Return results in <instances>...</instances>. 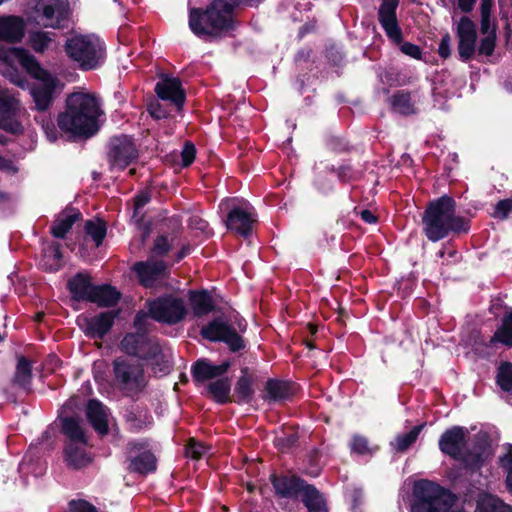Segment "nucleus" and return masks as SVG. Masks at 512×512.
Wrapping results in <instances>:
<instances>
[{
  "label": "nucleus",
  "mask_w": 512,
  "mask_h": 512,
  "mask_svg": "<svg viewBox=\"0 0 512 512\" xmlns=\"http://www.w3.org/2000/svg\"><path fill=\"white\" fill-rule=\"evenodd\" d=\"M24 36V23L16 16L0 18V39L18 42Z\"/></svg>",
  "instance_id": "nucleus-23"
},
{
  "label": "nucleus",
  "mask_w": 512,
  "mask_h": 512,
  "mask_svg": "<svg viewBox=\"0 0 512 512\" xmlns=\"http://www.w3.org/2000/svg\"><path fill=\"white\" fill-rule=\"evenodd\" d=\"M423 425L415 426L411 431L406 434L398 435L393 442H391V446L396 451H405L408 449L417 439L420 434Z\"/></svg>",
  "instance_id": "nucleus-43"
},
{
  "label": "nucleus",
  "mask_w": 512,
  "mask_h": 512,
  "mask_svg": "<svg viewBox=\"0 0 512 512\" xmlns=\"http://www.w3.org/2000/svg\"><path fill=\"white\" fill-rule=\"evenodd\" d=\"M198 15L199 18L197 22L199 26H205L211 22V20L206 18L207 10L204 13H200V11L198 10Z\"/></svg>",
  "instance_id": "nucleus-64"
},
{
  "label": "nucleus",
  "mask_w": 512,
  "mask_h": 512,
  "mask_svg": "<svg viewBox=\"0 0 512 512\" xmlns=\"http://www.w3.org/2000/svg\"><path fill=\"white\" fill-rule=\"evenodd\" d=\"M495 40V33H488V35H484L478 48L479 53L486 56L492 55L495 48Z\"/></svg>",
  "instance_id": "nucleus-49"
},
{
  "label": "nucleus",
  "mask_w": 512,
  "mask_h": 512,
  "mask_svg": "<svg viewBox=\"0 0 512 512\" xmlns=\"http://www.w3.org/2000/svg\"><path fill=\"white\" fill-rule=\"evenodd\" d=\"M272 483L276 493L283 497H293L305 488L304 482L295 477L273 475Z\"/></svg>",
  "instance_id": "nucleus-26"
},
{
  "label": "nucleus",
  "mask_w": 512,
  "mask_h": 512,
  "mask_svg": "<svg viewBox=\"0 0 512 512\" xmlns=\"http://www.w3.org/2000/svg\"><path fill=\"white\" fill-rule=\"evenodd\" d=\"M63 431L69 437V442L86 445V437L77 420L65 418L63 420Z\"/></svg>",
  "instance_id": "nucleus-41"
},
{
  "label": "nucleus",
  "mask_w": 512,
  "mask_h": 512,
  "mask_svg": "<svg viewBox=\"0 0 512 512\" xmlns=\"http://www.w3.org/2000/svg\"><path fill=\"white\" fill-rule=\"evenodd\" d=\"M208 452V447L201 442H196L194 439L190 440L187 448L186 455L192 459H200Z\"/></svg>",
  "instance_id": "nucleus-47"
},
{
  "label": "nucleus",
  "mask_w": 512,
  "mask_h": 512,
  "mask_svg": "<svg viewBox=\"0 0 512 512\" xmlns=\"http://www.w3.org/2000/svg\"><path fill=\"white\" fill-rule=\"evenodd\" d=\"M157 96L169 101L180 109L185 101V93L178 78L163 77L155 86Z\"/></svg>",
  "instance_id": "nucleus-21"
},
{
  "label": "nucleus",
  "mask_w": 512,
  "mask_h": 512,
  "mask_svg": "<svg viewBox=\"0 0 512 512\" xmlns=\"http://www.w3.org/2000/svg\"><path fill=\"white\" fill-rule=\"evenodd\" d=\"M476 0H458V6L463 12H469L473 9Z\"/></svg>",
  "instance_id": "nucleus-62"
},
{
  "label": "nucleus",
  "mask_w": 512,
  "mask_h": 512,
  "mask_svg": "<svg viewBox=\"0 0 512 512\" xmlns=\"http://www.w3.org/2000/svg\"><path fill=\"white\" fill-rule=\"evenodd\" d=\"M481 32L483 35L495 33V28L490 21V15H481Z\"/></svg>",
  "instance_id": "nucleus-60"
},
{
  "label": "nucleus",
  "mask_w": 512,
  "mask_h": 512,
  "mask_svg": "<svg viewBox=\"0 0 512 512\" xmlns=\"http://www.w3.org/2000/svg\"><path fill=\"white\" fill-rule=\"evenodd\" d=\"M350 448L353 453L367 455L373 453L377 448L371 447L365 437L354 435L352 437Z\"/></svg>",
  "instance_id": "nucleus-45"
},
{
  "label": "nucleus",
  "mask_w": 512,
  "mask_h": 512,
  "mask_svg": "<svg viewBox=\"0 0 512 512\" xmlns=\"http://www.w3.org/2000/svg\"><path fill=\"white\" fill-rule=\"evenodd\" d=\"M138 157V150L128 136L114 137L110 141L108 153L109 163L112 169H124Z\"/></svg>",
  "instance_id": "nucleus-13"
},
{
  "label": "nucleus",
  "mask_w": 512,
  "mask_h": 512,
  "mask_svg": "<svg viewBox=\"0 0 512 512\" xmlns=\"http://www.w3.org/2000/svg\"><path fill=\"white\" fill-rule=\"evenodd\" d=\"M393 109L404 115H409L415 112L414 103L411 100L409 93L400 91L394 94L391 98Z\"/></svg>",
  "instance_id": "nucleus-39"
},
{
  "label": "nucleus",
  "mask_w": 512,
  "mask_h": 512,
  "mask_svg": "<svg viewBox=\"0 0 512 512\" xmlns=\"http://www.w3.org/2000/svg\"><path fill=\"white\" fill-rule=\"evenodd\" d=\"M140 282L145 287H152L158 280L163 279L167 273V265L163 261L148 260L146 262H137L133 266Z\"/></svg>",
  "instance_id": "nucleus-20"
},
{
  "label": "nucleus",
  "mask_w": 512,
  "mask_h": 512,
  "mask_svg": "<svg viewBox=\"0 0 512 512\" xmlns=\"http://www.w3.org/2000/svg\"><path fill=\"white\" fill-rule=\"evenodd\" d=\"M195 147L193 144L191 143H186L182 152H181V157H182V165L183 166H189L194 158H195Z\"/></svg>",
  "instance_id": "nucleus-53"
},
{
  "label": "nucleus",
  "mask_w": 512,
  "mask_h": 512,
  "mask_svg": "<svg viewBox=\"0 0 512 512\" xmlns=\"http://www.w3.org/2000/svg\"><path fill=\"white\" fill-rule=\"evenodd\" d=\"M87 417L98 433L106 434L108 432V414L102 403L97 400L89 401Z\"/></svg>",
  "instance_id": "nucleus-25"
},
{
  "label": "nucleus",
  "mask_w": 512,
  "mask_h": 512,
  "mask_svg": "<svg viewBox=\"0 0 512 512\" xmlns=\"http://www.w3.org/2000/svg\"><path fill=\"white\" fill-rule=\"evenodd\" d=\"M455 497L439 484L421 479L414 482L410 512H448Z\"/></svg>",
  "instance_id": "nucleus-5"
},
{
  "label": "nucleus",
  "mask_w": 512,
  "mask_h": 512,
  "mask_svg": "<svg viewBox=\"0 0 512 512\" xmlns=\"http://www.w3.org/2000/svg\"><path fill=\"white\" fill-rule=\"evenodd\" d=\"M208 392L218 403H225L229 400L231 383L228 378H220L209 383Z\"/></svg>",
  "instance_id": "nucleus-36"
},
{
  "label": "nucleus",
  "mask_w": 512,
  "mask_h": 512,
  "mask_svg": "<svg viewBox=\"0 0 512 512\" xmlns=\"http://www.w3.org/2000/svg\"><path fill=\"white\" fill-rule=\"evenodd\" d=\"M85 231L87 235L92 238L95 245L98 247L99 245H101L106 235L105 222L98 218L88 220L85 223Z\"/></svg>",
  "instance_id": "nucleus-42"
},
{
  "label": "nucleus",
  "mask_w": 512,
  "mask_h": 512,
  "mask_svg": "<svg viewBox=\"0 0 512 512\" xmlns=\"http://www.w3.org/2000/svg\"><path fill=\"white\" fill-rule=\"evenodd\" d=\"M476 509L478 512H512V506L499 497L488 493L478 496Z\"/></svg>",
  "instance_id": "nucleus-27"
},
{
  "label": "nucleus",
  "mask_w": 512,
  "mask_h": 512,
  "mask_svg": "<svg viewBox=\"0 0 512 512\" xmlns=\"http://www.w3.org/2000/svg\"><path fill=\"white\" fill-rule=\"evenodd\" d=\"M493 0H481V15H490Z\"/></svg>",
  "instance_id": "nucleus-63"
},
{
  "label": "nucleus",
  "mask_w": 512,
  "mask_h": 512,
  "mask_svg": "<svg viewBox=\"0 0 512 512\" xmlns=\"http://www.w3.org/2000/svg\"><path fill=\"white\" fill-rule=\"evenodd\" d=\"M65 52L80 68H96L103 58V43L95 35L75 34L67 39Z\"/></svg>",
  "instance_id": "nucleus-6"
},
{
  "label": "nucleus",
  "mask_w": 512,
  "mask_h": 512,
  "mask_svg": "<svg viewBox=\"0 0 512 512\" xmlns=\"http://www.w3.org/2000/svg\"><path fill=\"white\" fill-rule=\"evenodd\" d=\"M18 108V100L7 91L0 89V128L13 134L22 131L21 124L15 119Z\"/></svg>",
  "instance_id": "nucleus-17"
},
{
  "label": "nucleus",
  "mask_w": 512,
  "mask_h": 512,
  "mask_svg": "<svg viewBox=\"0 0 512 512\" xmlns=\"http://www.w3.org/2000/svg\"><path fill=\"white\" fill-rule=\"evenodd\" d=\"M398 0H383L379 7L378 19L386 35L395 43H401L402 32L396 18Z\"/></svg>",
  "instance_id": "nucleus-15"
},
{
  "label": "nucleus",
  "mask_w": 512,
  "mask_h": 512,
  "mask_svg": "<svg viewBox=\"0 0 512 512\" xmlns=\"http://www.w3.org/2000/svg\"><path fill=\"white\" fill-rule=\"evenodd\" d=\"M264 399L269 401H282L292 394L291 386L283 381L270 379L265 384Z\"/></svg>",
  "instance_id": "nucleus-30"
},
{
  "label": "nucleus",
  "mask_w": 512,
  "mask_h": 512,
  "mask_svg": "<svg viewBox=\"0 0 512 512\" xmlns=\"http://www.w3.org/2000/svg\"><path fill=\"white\" fill-rule=\"evenodd\" d=\"M77 218L78 213L72 210L60 214L51 227L52 234L57 238H63Z\"/></svg>",
  "instance_id": "nucleus-33"
},
{
  "label": "nucleus",
  "mask_w": 512,
  "mask_h": 512,
  "mask_svg": "<svg viewBox=\"0 0 512 512\" xmlns=\"http://www.w3.org/2000/svg\"><path fill=\"white\" fill-rule=\"evenodd\" d=\"M295 442H296V437L294 434L277 437L275 440L276 445L282 450L292 446Z\"/></svg>",
  "instance_id": "nucleus-59"
},
{
  "label": "nucleus",
  "mask_w": 512,
  "mask_h": 512,
  "mask_svg": "<svg viewBox=\"0 0 512 512\" xmlns=\"http://www.w3.org/2000/svg\"><path fill=\"white\" fill-rule=\"evenodd\" d=\"M101 113L100 100L94 94L74 92L67 97L65 111L58 116V127L73 136L90 137L98 131Z\"/></svg>",
  "instance_id": "nucleus-2"
},
{
  "label": "nucleus",
  "mask_w": 512,
  "mask_h": 512,
  "mask_svg": "<svg viewBox=\"0 0 512 512\" xmlns=\"http://www.w3.org/2000/svg\"><path fill=\"white\" fill-rule=\"evenodd\" d=\"M42 127L49 141L54 142L58 139L59 133L53 122L46 121L43 123Z\"/></svg>",
  "instance_id": "nucleus-57"
},
{
  "label": "nucleus",
  "mask_w": 512,
  "mask_h": 512,
  "mask_svg": "<svg viewBox=\"0 0 512 512\" xmlns=\"http://www.w3.org/2000/svg\"><path fill=\"white\" fill-rule=\"evenodd\" d=\"M303 502L309 512H327L322 496L312 486H305L303 490Z\"/></svg>",
  "instance_id": "nucleus-35"
},
{
  "label": "nucleus",
  "mask_w": 512,
  "mask_h": 512,
  "mask_svg": "<svg viewBox=\"0 0 512 512\" xmlns=\"http://www.w3.org/2000/svg\"><path fill=\"white\" fill-rule=\"evenodd\" d=\"M360 217L363 221L369 224H374L377 221L376 216H374L373 213L367 209L360 211Z\"/></svg>",
  "instance_id": "nucleus-61"
},
{
  "label": "nucleus",
  "mask_w": 512,
  "mask_h": 512,
  "mask_svg": "<svg viewBox=\"0 0 512 512\" xmlns=\"http://www.w3.org/2000/svg\"><path fill=\"white\" fill-rule=\"evenodd\" d=\"M146 318L144 313L137 314L134 326L138 333L127 334L121 341V349L127 354L153 360V364L159 366L158 372L166 373L170 368L169 355L162 351L155 339L148 338L142 333Z\"/></svg>",
  "instance_id": "nucleus-4"
},
{
  "label": "nucleus",
  "mask_w": 512,
  "mask_h": 512,
  "mask_svg": "<svg viewBox=\"0 0 512 512\" xmlns=\"http://www.w3.org/2000/svg\"><path fill=\"white\" fill-rule=\"evenodd\" d=\"M150 201V194L148 191H142L134 198V214L133 218L141 219V209Z\"/></svg>",
  "instance_id": "nucleus-50"
},
{
  "label": "nucleus",
  "mask_w": 512,
  "mask_h": 512,
  "mask_svg": "<svg viewBox=\"0 0 512 512\" xmlns=\"http://www.w3.org/2000/svg\"><path fill=\"white\" fill-rule=\"evenodd\" d=\"M148 112L155 119L167 117V112L158 101H153L148 105Z\"/></svg>",
  "instance_id": "nucleus-55"
},
{
  "label": "nucleus",
  "mask_w": 512,
  "mask_h": 512,
  "mask_svg": "<svg viewBox=\"0 0 512 512\" xmlns=\"http://www.w3.org/2000/svg\"><path fill=\"white\" fill-rule=\"evenodd\" d=\"M201 335L212 342L222 341L226 343L232 351H238L244 347L239 334L222 318H216L203 326Z\"/></svg>",
  "instance_id": "nucleus-12"
},
{
  "label": "nucleus",
  "mask_w": 512,
  "mask_h": 512,
  "mask_svg": "<svg viewBox=\"0 0 512 512\" xmlns=\"http://www.w3.org/2000/svg\"><path fill=\"white\" fill-rule=\"evenodd\" d=\"M129 469L140 474H147L156 469V458L147 449L146 443L132 442L129 444Z\"/></svg>",
  "instance_id": "nucleus-16"
},
{
  "label": "nucleus",
  "mask_w": 512,
  "mask_h": 512,
  "mask_svg": "<svg viewBox=\"0 0 512 512\" xmlns=\"http://www.w3.org/2000/svg\"><path fill=\"white\" fill-rule=\"evenodd\" d=\"M458 39V54L463 62H467L475 53L476 45V26L468 18L462 17L456 27Z\"/></svg>",
  "instance_id": "nucleus-14"
},
{
  "label": "nucleus",
  "mask_w": 512,
  "mask_h": 512,
  "mask_svg": "<svg viewBox=\"0 0 512 512\" xmlns=\"http://www.w3.org/2000/svg\"><path fill=\"white\" fill-rule=\"evenodd\" d=\"M512 211V199H504L499 201L492 213V216L497 219H505Z\"/></svg>",
  "instance_id": "nucleus-48"
},
{
  "label": "nucleus",
  "mask_w": 512,
  "mask_h": 512,
  "mask_svg": "<svg viewBox=\"0 0 512 512\" xmlns=\"http://www.w3.org/2000/svg\"><path fill=\"white\" fill-rule=\"evenodd\" d=\"M229 362L213 365L206 359H201L192 368V374L196 381L203 382L225 374L229 368Z\"/></svg>",
  "instance_id": "nucleus-22"
},
{
  "label": "nucleus",
  "mask_w": 512,
  "mask_h": 512,
  "mask_svg": "<svg viewBox=\"0 0 512 512\" xmlns=\"http://www.w3.org/2000/svg\"><path fill=\"white\" fill-rule=\"evenodd\" d=\"M400 50L407 56H410L414 59H421L422 53L420 48L412 43L405 42L401 44Z\"/></svg>",
  "instance_id": "nucleus-54"
},
{
  "label": "nucleus",
  "mask_w": 512,
  "mask_h": 512,
  "mask_svg": "<svg viewBox=\"0 0 512 512\" xmlns=\"http://www.w3.org/2000/svg\"><path fill=\"white\" fill-rule=\"evenodd\" d=\"M451 38L449 34H445L439 44L438 53L441 57L447 58L451 54Z\"/></svg>",
  "instance_id": "nucleus-56"
},
{
  "label": "nucleus",
  "mask_w": 512,
  "mask_h": 512,
  "mask_svg": "<svg viewBox=\"0 0 512 512\" xmlns=\"http://www.w3.org/2000/svg\"><path fill=\"white\" fill-rule=\"evenodd\" d=\"M28 44L35 52L43 53L56 44V34L41 30L30 32Z\"/></svg>",
  "instance_id": "nucleus-29"
},
{
  "label": "nucleus",
  "mask_w": 512,
  "mask_h": 512,
  "mask_svg": "<svg viewBox=\"0 0 512 512\" xmlns=\"http://www.w3.org/2000/svg\"><path fill=\"white\" fill-rule=\"evenodd\" d=\"M467 429L455 426L445 431L439 439L440 450L458 460L463 461L471 468H476L481 462L480 454L470 456L466 454V434Z\"/></svg>",
  "instance_id": "nucleus-9"
},
{
  "label": "nucleus",
  "mask_w": 512,
  "mask_h": 512,
  "mask_svg": "<svg viewBox=\"0 0 512 512\" xmlns=\"http://www.w3.org/2000/svg\"><path fill=\"white\" fill-rule=\"evenodd\" d=\"M236 0H214L211 7L207 9L206 18L211 22L205 26L198 25V10L190 12L189 26L193 33L198 36L213 35L215 32L224 29L228 24V16L233 9Z\"/></svg>",
  "instance_id": "nucleus-7"
},
{
  "label": "nucleus",
  "mask_w": 512,
  "mask_h": 512,
  "mask_svg": "<svg viewBox=\"0 0 512 512\" xmlns=\"http://www.w3.org/2000/svg\"><path fill=\"white\" fill-rule=\"evenodd\" d=\"M119 300V293L110 286H95L88 301L109 307Z\"/></svg>",
  "instance_id": "nucleus-31"
},
{
  "label": "nucleus",
  "mask_w": 512,
  "mask_h": 512,
  "mask_svg": "<svg viewBox=\"0 0 512 512\" xmlns=\"http://www.w3.org/2000/svg\"><path fill=\"white\" fill-rule=\"evenodd\" d=\"M190 301L192 309L197 316L208 314L213 309L211 296L207 292H192Z\"/></svg>",
  "instance_id": "nucleus-37"
},
{
  "label": "nucleus",
  "mask_w": 512,
  "mask_h": 512,
  "mask_svg": "<svg viewBox=\"0 0 512 512\" xmlns=\"http://www.w3.org/2000/svg\"><path fill=\"white\" fill-rule=\"evenodd\" d=\"M170 249V244L167 240L166 237L164 236H160L156 239L155 243H154V246H153V249H152V254L154 256H162L164 254H166Z\"/></svg>",
  "instance_id": "nucleus-51"
},
{
  "label": "nucleus",
  "mask_w": 512,
  "mask_h": 512,
  "mask_svg": "<svg viewBox=\"0 0 512 512\" xmlns=\"http://www.w3.org/2000/svg\"><path fill=\"white\" fill-rule=\"evenodd\" d=\"M31 377V365L29 361L24 357H20L16 366V372L13 379L14 383L26 389L30 384Z\"/></svg>",
  "instance_id": "nucleus-40"
},
{
  "label": "nucleus",
  "mask_w": 512,
  "mask_h": 512,
  "mask_svg": "<svg viewBox=\"0 0 512 512\" xmlns=\"http://www.w3.org/2000/svg\"><path fill=\"white\" fill-rule=\"evenodd\" d=\"M242 374L239 377L235 386V395L238 401L249 402L251 401L254 389H253V377L249 374L248 369H242Z\"/></svg>",
  "instance_id": "nucleus-32"
},
{
  "label": "nucleus",
  "mask_w": 512,
  "mask_h": 512,
  "mask_svg": "<svg viewBox=\"0 0 512 512\" xmlns=\"http://www.w3.org/2000/svg\"><path fill=\"white\" fill-rule=\"evenodd\" d=\"M497 383L500 388L512 394V365L503 363L498 369Z\"/></svg>",
  "instance_id": "nucleus-44"
},
{
  "label": "nucleus",
  "mask_w": 512,
  "mask_h": 512,
  "mask_svg": "<svg viewBox=\"0 0 512 512\" xmlns=\"http://www.w3.org/2000/svg\"><path fill=\"white\" fill-rule=\"evenodd\" d=\"M500 464L506 472L507 488L512 493V445H510L507 452L500 457Z\"/></svg>",
  "instance_id": "nucleus-46"
},
{
  "label": "nucleus",
  "mask_w": 512,
  "mask_h": 512,
  "mask_svg": "<svg viewBox=\"0 0 512 512\" xmlns=\"http://www.w3.org/2000/svg\"><path fill=\"white\" fill-rule=\"evenodd\" d=\"M422 222L423 231L432 242L445 238L450 232L459 233L468 230V222L455 214V202L447 196L429 204L423 214Z\"/></svg>",
  "instance_id": "nucleus-3"
},
{
  "label": "nucleus",
  "mask_w": 512,
  "mask_h": 512,
  "mask_svg": "<svg viewBox=\"0 0 512 512\" xmlns=\"http://www.w3.org/2000/svg\"><path fill=\"white\" fill-rule=\"evenodd\" d=\"M189 225L192 229L199 230L203 233L208 231V223L199 216H193L189 220Z\"/></svg>",
  "instance_id": "nucleus-58"
},
{
  "label": "nucleus",
  "mask_w": 512,
  "mask_h": 512,
  "mask_svg": "<svg viewBox=\"0 0 512 512\" xmlns=\"http://www.w3.org/2000/svg\"><path fill=\"white\" fill-rule=\"evenodd\" d=\"M61 260L60 245L53 243L44 251L41 266L46 271H57L62 265Z\"/></svg>",
  "instance_id": "nucleus-34"
},
{
  "label": "nucleus",
  "mask_w": 512,
  "mask_h": 512,
  "mask_svg": "<svg viewBox=\"0 0 512 512\" xmlns=\"http://www.w3.org/2000/svg\"><path fill=\"white\" fill-rule=\"evenodd\" d=\"M33 12L39 25L61 29L67 26L71 10L68 0H37Z\"/></svg>",
  "instance_id": "nucleus-8"
},
{
  "label": "nucleus",
  "mask_w": 512,
  "mask_h": 512,
  "mask_svg": "<svg viewBox=\"0 0 512 512\" xmlns=\"http://www.w3.org/2000/svg\"><path fill=\"white\" fill-rule=\"evenodd\" d=\"M68 512H97L96 508L84 500L72 501Z\"/></svg>",
  "instance_id": "nucleus-52"
},
{
  "label": "nucleus",
  "mask_w": 512,
  "mask_h": 512,
  "mask_svg": "<svg viewBox=\"0 0 512 512\" xmlns=\"http://www.w3.org/2000/svg\"><path fill=\"white\" fill-rule=\"evenodd\" d=\"M490 343H501L507 346H512V312L506 315L501 326L496 330Z\"/></svg>",
  "instance_id": "nucleus-38"
},
{
  "label": "nucleus",
  "mask_w": 512,
  "mask_h": 512,
  "mask_svg": "<svg viewBox=\"0 0 512 512\" xmlns=\"http://www.w3.org/2000/svg\"><path fill=\"white\" fill-rule=\"evenodd\" d=\"M149 313L156 321L175 324L184 318L186 308L183 300L175 297H164L149 303Z\"/></svg>",
  "instance_id": "nucleus-11"
},
{
  "label": "nucleus",
  "mask_w": 512,
  "mask_h": 512,
  "mask_svg": "<svg viewBox=\"0 0 512 512\" xmlns=\"http://www.w3.org/2000/svg\"><path fill=\"white\" fill-rule=\"evenodd\" d=\"M113 322L114 314L112 312H104L94 317L80 315L77 318L78 326L92 338H102L110 330Z\"/></svg>",
  "instance_id": "nucleus-18"
},
{
  "label": "nucleus",
  "mask_w": 512,
  "mask_h": 512,
  "mask_svg": "<svg viewBox=\"0 0 512 512\" xmlns=\"http://www.w3.org/2000/svg\"><path fill=\"white\" fill-rule=\"evenodd\" d=\"M86 445L69 442L65 449V461L73 469H80L87 466L91 456L85 450Z\"/></svg>",
  "instance_id": "nucleus-24"
},
{
  "label": "nucleus",
  "mask_w": 512,
  "mask_h": 512,
  "mask_svg": "<svg viewBox=\"0 0 512 512\" xmlns=\"http://www.w3.org/2000/svg\"><path fill=\"white\" fill-rule=\"evenodd\" d=\"M114 373L120 387L129 394L136 393L145 386L143 368L136 361L115 360Z\"/></svg>",
  "instance_id": "nucleus-10"
},
{
  "label": "nucleus",
  "mask_w": 512,
  "mask_h": 512,
  "mask_svg": "<svg viewBox=\"0 0 512 512\" xmlns=\"http://www.w3.org/2000/svg\"><path fill=\"white\" fill-rule=\"evenodd\" d=\"M256 221L254 209L245 205L244 207L233 208L227 217L226 226L228 229L235 231L243 236H247L252 229V225Z\"/></svg>",
  "instance_id": "nucleus-19"
},
{
  "label": "nucleus",
  "mask_w": 512,
  "mask_h": 512,
  "mask_svg": "<svg viewBox=\"0 0 512 512\" xmlns=\"http://www.w3.org/2000/svg\"><path fill=\"white\" fill-rule=\"evenodd\" d=\"M94 287L90 282L89 276L83 273L77 274L68 282L70 292L78 300H88Z\"/></svg>",
  "instance_id": "nucleus-28"
},
{
  "label": "nucleus",
  "mask_w": 512,
  "mask_h": 512,
  "mask_svg": "<svg viewBox=\"0 0 512 512\" xmlns=\"http://www.w3.org/2000/svg\"><path fill=\"white\" fill-rule=\"evenodd\" d=\"M19 63L37 82L31 88V95L38 110H46L52 103L55 93L62 89L60 82L44 70L37 60L22 48H5L0 45V73L12 82L17 81L15 63Z\"/></svg>",
  "instance_id": "nucleus-1"
}]
</instances>
